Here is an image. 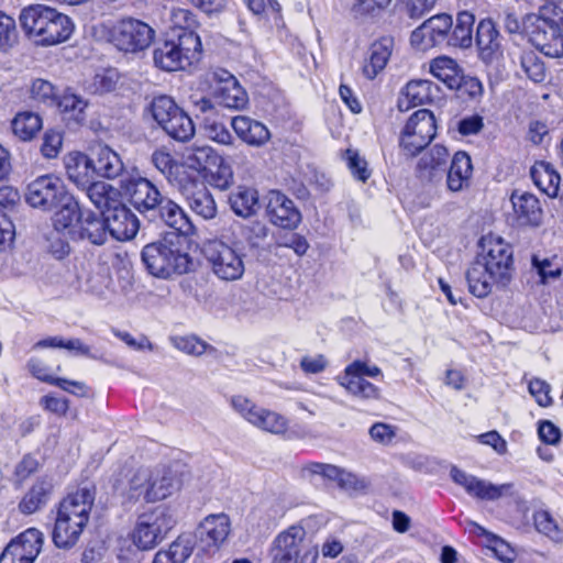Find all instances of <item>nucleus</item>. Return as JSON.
I'll return each mask as SVG.
<instances>
[{"label": "nucleus", "instance_id": "63", "mask_svg": "<svg viewBox=\"0 0 563 563\" xmlns=\"http://www.w3.org/2000/svg\"><path fill=\"white\" fill-rule=\"evenodd\" d=\"M205 132L210 140L217 143L231 145L233 142L231 132L222 122L207 120L205 123Z\"/></svg>", "mask_w": 563, "mask_h": 563}, {"label": "nucleus", "instance_id": "5", "mask_svg": "<svg viewBox=\"0 0 563 563\" xmlns=\"http://www.w3.org/2000/svg\"><path fill=\"white\" fill-rule=\"evenodd\" d=\"M175 523L172 511L158 506L139 516L132 534L133 542L141 550H151L166 538Z\"/></svg>", "mask_w": 563, "mask_h": 563}, {"label": "nucleus", "instance_id": "9", "mask_svg": "<svg viewBox=\"0 0 563 563\" xmlns=\"http://www.w3.org/2000/svg\"><path fill=\"white\" fill-rule=\"evenodd\" d=\"M68 194L60 178L47 174L36 177L26 186L24 198L32 208L52 211Z\"/></svg>", "mask_w": 563, "mask_h": 563}, {"label": "nucleus", "instance_id": "22", "mask_svg": "<svg viewBox=\"0 0 563 563\" xmlns=\"http://www.w3.org/2000/svg\"><path fill=\"white\" fill-rule=\"evenodd\" d=\"M186 196L190 209L202 219L209 220L217 214L216 201L203 183L187 180L184 187H179Z\"/></svg>", "mask_w": 563, "mask_h": 563}, {"label": "nucleus", "instance_id": "24", "mask_svg": "<svg viewBox=\"0 0 563 563\" xmlns=\"http://www.w3.org/2000/svg\"><path fill=\"white\" fill-rule=\"evenodd\" d=\"M89 157L92 162V172L99 177L112 179L120 176L124 169L119 154L108 145H95Z\"/></svg>", "mask_w": 563, "mask_h": 563}, {"label": "nucleus", "instance_id": "28", "mask_svg": "<svg viewBox=\"0 0 563 563\" xmlns=\"http://www.w3.org/2000/svg\"><path fill=\"white\" fill-rule=\"evenodd\" d=\"M54 490L52 478L44 476L37 478L19 503V510L24 515H31L47 505Z\"/></svg>", "mask_w": 563, "mask_h": 563}, {"label": "nucleus", "instance_id": "37", "mask_svg": "<svg viewBox=\"0 0 563 563\" xmlns=\"http://www.w3.org/2000/svg\"><path fill=\"white\" fill-rule=\"evenodd\" d=\"M393 37H379L369 47V59L363 66V74L368 79H374L383 70L390 57Z\"/></svg>", "mask_w": 563, "mask_h": 563}, {"label": "nucleus", "instance_id": "49", "mask_svg": "<svg viewBox=\"0 0 563 563\" xmlns=\"http://www.w3.org/2000/svg\"><path fill=\"white\" fill-rule=\"evenodd\" d=\"M453 18L449 13H439L426 20L411 35H451Z\"/></svg>", "mask_w": 563, "mask_h": 563}, {"label": "nucleus", "instance_id": "7", "mask_svg": "<svg viewBox=\"0 0 563 563\" xmlns=\"http://www.w3.org/2000/svg\"><path fill=\"white\" fill-rule=\"evenodd\" d=\"M202 253L217 277L223 280H238L245 271L243 255L220 240L203 244Z\"/></svg>", "mask_w": 563, "mask_h": 563}, {"label": "nucleus", "instance_id": "64", "mask_svg": "<svg viewBox=\"0 0 563 563\" xmlns=\"http://www.w3.org/2000/svg\"><path fill=\"white\" fill-rule=\"evenodd\" d=\"M176 349L190 355L199 356L207 350L208 344L197 336H177L173 339Z\"/></svg>", "mask_w": 563, "mask_h": 563}, {"label": "nucleus", "instance_id": "31", "mask_svg": "<svg viewBox=\"0 0 563 563\" xmlns=\"http://www.w3.org/2000/svg\"><path fill=\"white\" fill-rule=\"evenodd\" d=\"M472 161L466 152H456L451 161L449 169L446 168V186L451 191H461L468 186L472 176Z\"/></svg>", "mask_w": 563, "mask_h": 563}, {"label": "nucleus", "instance_id": "48", "mask_svg": "<svg viewBox=\"0 0 563 563\" xmlns=\"http://www.w3.org/2000/svg\"><path fill=\"white\" fill-rule=\"evenodd\" d=\"M150 485L151 472L145 468L137 470L129 481L128 489L125 492L128 499L131 501H137L143 498L144 501L151 503Z\"/></svg>", "mask_w": 563, "mask_h": 563}, {"label": "nucleus", "instance_id": "17", "mask_svg": "<svg viewBox=\"0 0 563 563\" xmlns=\"http://www.w3.org/2000/svg\"><path fill=\"white\" fill-rule=\"evenodd\" d=\"M317 475L330 481H336L339 486L345 489H358L364 486L363 481L355 474L333 464L309 462L302 465L299 471L300 478L305 481L312 482Z\"/></svg>", "mask_w": 563, "mask_h": 563}, {"label": "nucleus", "instance_id": "21", "mask_svg": "<svg viewBox=\"0 0 563 563\" xmlns=\"http://www.w3.org/2000/svg\"><path fill=\"white\" fill-rule=\"evenodd\" d=\"M87 240L93 245H102L108 240L103 212L82 210L77 228L73 231V241Z\"/></svg>", "mask_w": 563, "mask_h": 563}, {"label": "nucleus", "instance_id": "59", "mask_svg": "<svg viewBox=\"0 0 563 563\" xmlns=\"http://www.w3.org/2000/svg\"><path fill=\"white\" fill-rule=\"evenodd\" d=\"M30 92L32 99L51 106L55 103L57 97L55 86L48 80L41 78L33 80Z\"/></svg>", "mask_w": 563, "mask_h": 563}, {"label": "nucleus", "instance_id": "61", "mask_svg": "<svg viewBox=\"0 0 563 563\" xmlns=\"http://www.w3.org/2000/svg\"><path fill=\"white\" fill-rule=\"evenodd\" d=\"M461 96H467L472 100L479 99L484 93L482 81L472 76H465L463 73L457 79V86H453Z\"/></svg>", "mask_w": 563, "mask_h": 563}, {"label": "nucleus", "instance_id": "34", "mask_svg": "<svg viewBox=\"0 0 563 563\" xmlns=\"http://www.w3.org/2000/svg\"><path fill=\"white\" fill-rule=\"evenodd\" d=\"M393 0H355L350 7L351 19L360 24L375 23L387 12Z\"/></svg>", "mask_w": 563, "mask_h": 563}, {"label": "nucleus", "instance_id": "53", "mask_svg": "<svg viewBox=\"0 0 563 563\" xmlns=\"http://www.w3.org/2000/svg\"><path fill=\"white\" fill-rule=\"evenodd\" d=\"M90 201L99 209L106 207V210L109 207L113 206V202L110 203V195L112 194V187L104 181L101 180H92L87 186L81 188Z\"/></svg>", "mask_w": 563, "mask_h": 563}, {"label": "nucleus", "instance_id": "55", "mask_svg": "<svg viewBox=\"0 0 563 563\" xmlns=\"http://www.w3.org/2000/svg\"><path fill=\"white\" fill-rule=\"evenodd\" d=\"M113 31L118 35H154L155 31L145 22L125 16L120 19L114 25Z\"/></svg>", "mask_w": 563, "mask_h": 563}, {"label": "nucleus", "instance_id": "11", "mask_svg": "<svg viewBox=\"0 0 563 563\" xmlns=\"http://www.w3.org/2000/svg\"><path fill=\"white\" fill-rule=\"evenodd\" d=\"M505 31L512 35H563V15L559 19L545 18L543 13H529L519 20L514 13L504 19Z\"/></svg>", "mask_w": 563, "mask_h": 563}, {"label": "nucleus", "instance_id": "56", "mask_svg": "<svg viewBox=\"0 0 563 563\" xmlns=\"http://www.w3.org/2000/svg\"><path fill=\"white\" fill-rule=\"evenodd\" d=\"M74 30L75 24L68 15L49 8L46 35H71Z\"/></svg>", "mask_w": 563, "mask_h": 563}, {"label": "nucleus", "instance_id": "51", "mask_svg": "<svg viewBox=\"0 0 563 563\" xmlns=\"http://www.w3.org/2000/svg\"><path fill=\"white\" fill-rule=\"evenodd\" d=\"M474 531L477 534L487 537V548H489L498 560L504 563H511L515 560V554L511 547L497 536L487 532L483 527L473 523Z\"/></svg>", "mask_w": 563, "mask_h": 563}, {"label": "nucleus", "instance_id": "6", "mask_svg": "<svg viewBox=\"0 0 563 563\" xmlns=\"http://www.w3.org/2000/svg\"><path fill=\"white\" fill-rule=\"evenodd\" d=\"M305 534V530L297 526L280 532L271 545L272 563H312L317 552L312 553L306 547Z\"/></svg>", "mask_w": 563, "mask_h": 563}, {"label": "nucleus", "instance_id": "33", "mask_svg": "<svg viewBox=\"0 0 563 563\" xmlns=\"http://www.w3.org/2000/svg\"><path fill=\"white\" fill-rule=\"evenodd\" d=\"M468 290L477 298H485L497 287L496 278L490 276L487 266L481 260H476L466 271Z\"/></svg>", "mask_w": 563, "mask_h": 563}, {"label": "nucleus", "instance_id": "60", "mask_svg": "<svg viewBox=\"0 0 563 563\" xmlns=\"http://www.w3.org/2000/svg\"><path fill=\"white\" fill-rule=\"evenodd\" d=\"M153 37H107V42L118 51L124 53H136L148 47Z\"/></svg>", "mask_w": 563, "mask_h": 563}, {"label": "nucleus", "instance_id": "45", "mask_svg": "<svg viewBox=\"0 0 563 563\" xmlns=\"http://www.w3.org/2000/svg\"><path fill=\"white\" fill-rule=\"evenodd\" d=\"M200 23L197 15L183 8L173 9L170 14V30L174 35H198Z\"/></svg>", "mask_w": 563, "mask_h": 563}, {"label": "nucleus", "instance_id": "27", "mask_svg": "<svg viewBox=\"0 0 563 563\" xmlns=\"http://www.w3.org/2000/svg\"><path fill=\"white\" fill-rule=\"evenodd\" d=\"M433 88H437L431 80L416 79L410 80L401 90L398 98L397 107L399 111H408L409 109L428 103L433 99Z\"/></svg>", "mask_w": 563, "mask_h": 563}, {"label": "nucleus", "instance_id": "58", "mask_svg": "<svg viewBox=\"0 0 563 563\" xmlns=\"http://www.w3.org/2000/svg\"><path fill=\"white\" fill-rule=\"evenodd\" d=\"M478 48L479 58L485 64H492L497 60L501 55V46L498 37H475Z\"/></svg>", "mask_w": 563, "mask_h": 563}, {"label": "nucleus", "instance_id": "30", "mask_svg": "<svg viewBox=\"0 0 563 563\" xmlns=\"http://www.w3.org/2000/svg\"><path fill=\"white\" fill-rule=\"evenodd\" d=\"M511 203L520 224L538 227L541 223L542 209L536 196L529 192L514 191Z\"/></svg>", "mask_w": 563, "mask_h": 563}, {"label": "nucleus", "instance_id": "26", "mask_svg": "<svg viewBox=\"0 0 563 563\" xmlns=\"http://www.w3.org/2000/svg\"><path fill=\"white\" fill-rule=\"evenodd\" d=\"M86 526V522L73 521L69 515L57 511L52 533L54 544L59 549H71L78 542Z\"/></svg>", "mask_w": 563, "mask_h": 563}, {"label": "nucleus", "instance_id": "35", "mask_svg": "<svg viewBox=\"0 0 563 563\" xmlns=\"http://www.w3.org/2000/svg\"><path fill=\"white\" fill-rule=\"evenodd\" d=\"M49 7L32 4L22 9L19 20L25 35H46Z\"/></svg>", "mask_w": 563, "mask_h": 563}, {"label": "nucleus", "instance_id": "32", "mask_svg": "<svg viewBox=\"0 0 563 563\" xmlns=\"http://www.w3.org/2000/svg\"><path fill=\"white\" fill-rule=\"evenodd\" d=\"M27 368L31 374L37 379L57 386L63 390L70 393L76 396L84 397L87 395V387L84 383L77 380H70L62 377H54L48 374V368L45 364L37 358H31L27 362Z\"/></svg>", "mask_w": 563, "mask_h": 563}, {"label": "nucleus", "instance_id": "46", "mask_svg": "<svg viewBox=\"0 0 563 563\" xmlns=\"http://www.w3.org/2000/svg\"><path fill=\"white\" fill-rule=\"evenodd\" d=\"M252 424L266 432L283 434L288 428V420L278 412L261 407Z\"/></svg>", "mask_w": 563, "mask_h": 563}, {"label": "nucleus", "instance_id": "50", "mask_svg": "<svg viewBox=\"0 0 563 563\" xmlns=\"http://www.w3.org/2000/svg\"><path fill=\"white\" fill-rule=\"evenodd\" d=\"M531 264L538 273L542 284L559 277L563 271V260L558 255H553L551 257L533 255L531 258Z\"/></svg>", "mask_w": 563, "mask_h": 563}, {"label": "nucleus", "instance_id": "42", "mask_svg": "<svg viewBox=\"0 0 563 563\" xmlns=\"http://www.w3.org/2000/svg\"><path fill=\"white\" fill-rule=\"evenodd\" d=\"M68 178L76 184L78 188H84L97 176L92 172V162L89 155L77 154L70 158L66 166Z\"/></svg>", "mask_w": 563, "mask_h": 563}, {"label": "nucleus", "instance_id": "47", "mask_svg": "<svg viewBox=\"0 0 563 563\" xmlns=\"http://www.w3.org/2000/svg\"><path fill=\"white\" fill-rule=\"evenodd\" d=\"M11 541L20 548L22 553L26 554L34 562L42 550L44 536L38 529L29 528Z\"/></svg>", "mask_w": 563, "mask_h": 563}, {"label": "nucleus", "instance_id": "39", "mask_svg": "<svg viewBox=\"0 0 563 563\" xmlns=\"http://www.w3.org/2000/svg\"><path fill=\"white\" fill-rule=\"evenodd\" d=\"M194 542L189 536H179L167 550L158 551L153 563H185L191 555Z\"/></svg>", "mask_w": 563, "mask_h": 563}, {"label": "nucleus", "instance_id": "4", "mask_svg": "<svg viewBox=\"0 0 563 563\" xmlns=\"http://www.w3.org/2000/svg\"><path fill=\"white\" fill-rule=\"evenodd\" d=\"M437 136V121L432 111L419 109L407 120L399 134V148L405 156L419 155Z\"/></svg>", "mask_w": 563, "mask_h": 563}, {"label": "nucleus", "instance_id": "10", "mask_svg": "<svg viewBox=\"0 0 563 563\" xmlns=\"http://www.w3.org/2000/svg\"><path fill=\"white\" fill-rule=\"evenodd\" d=\"M382 374L378 366H369L365 362L354 361L339 376V383L347 393L361 399H378L379 389L364 377H377Z\"/></svg>", "mask_w": 563, "mask_h": 563}, {"label": "nucleus", "instance_id": "12", "mask_svg": "<svg viewBox=\"0 0 563 563\" xmlns=\"http://www.w3.org/2000/svg\"><path fill=\"white\" fill-rule=\"evenodd\" d=\"M487 266L490 276L496 278L497 288H505L512 279V249L500 238L488 241L486 254L481 260Z\"/></svg>", "mask_w": 563, "mask_h": 563}, {"label": "nucleus", "instance_id": "20", "mask_svg": "<svg viewBox=\"0 0 563 563\" xmlns=\"http://www.w3.org/2000/svg\"><path fill=\"white\" fill-rule=\"evenodd\" d=\"M448 158L446 147L435 144L419 158L416 176L423 184L440 183L446 172Z\"/></svg>", "mask_w": 563, "mask_h": 563}, {"label": "nucleus", "instance_id": "62", "mask_svg": "<svg viewBox=\"0 0 563 563\" xmlns=\"http://www.w3.org/2000/svg\"><path fill=\"white\" fill-rule=\"evenodd\" d=\"M532 45L545 56L559 58L563 56V37H529Z\"/></svg>", "mask_w": 563, "mask_h": 563}, {"label": "nucleus", "instance_id": "40", "mask_svg": "<svg viewBox=\"0 0 563 563\" xmlns=\"http://www.w3.org/2000/svg\"><path fill=\"white\" fill-rule=\"evenodd\" d=\"M53 106L58 108L66 120H73L75 123L81 124L86 119L85 109L88 106L87 101L68 89L60 97H56Z\"/></svg>", "mask_w": 563, "mask_h": 563}, {"label": "nucleus", "instance_id": "57", "mask_svg": "<svg viewBox=\"0 0 563 563\" xmlns=\"http://www.w3.org/2000/svg\"><path fill=\"white\" fill-rule=\"evenodd\" d=\"M347 168L353 177L362 183H365L372 175L368 164L364 157H361L357 151L346 150L344 154Z\"/></svg>", "mask_w": 563, "mask_h": 563}, {"label": "nucleus", "instance_id": "23", "mask_svg": "<svg viewBox=\"0 0 563 563\" xmlns=\"http://www.w3.org/2000/svg\"><path fill=\"white\" fill-rule=\"evenodd\" d=\"M52 217L53 228L57 233L73 240V231L77 228L82 210L73 195H66Z\"/></svg>", "mask_w": 563, "mask_h": 563}, {"label": "nucleus", "instance_id": "38", "mask_svg": "<svg viewBox=\"0 0 563 563\" xmlns=\"http://www.w3.org/2000/svg\"><path fill=\"white\" fill-rule=\"evenodd\" d=\"M530 176L540 191L551 198L558 196L561 177L550 163L537 162L531 167Z\"/></svg>", "mask_w": 563, "mask_h": 563}, {"label": "nucleus", "instance_id": "25", "mask_svg": "<svg viewBox=\"0 0 563 563\" xmlns=\"http://www.w3.org/2000/svg\"><path fill=\"white\" fill-rule=\"evenodd\" d=\"M231 126L241 141L253 147H261L271 139L265 124L246 115L232 118Z\"/></svg>", "mask_w": 563, "mask_h": 563}, {"label": "nucleus", "instance_id": "36", "mask_svg": "<svg viewBox=\"0 0 563 563\" xmlns=\"http://www.w3.org/2000/svg\"><path fill=\"white\" fill-rule=\"evenodd\" d=\"M229 203L232 211L241 218H250L260 210L258 191L250 187H238L231 191Z\"/></svg>", "mask_w": 563, "mask_h": 563}, {"label": "nucleus", "instance_id": "18", "mask_svg": "<svg viewBox=\"0 0 563 563\" xmlns=\"http://www.w3.org/2000/svg\"><path fill=\"white\" fill-rule=\"evenodd\" d=\"M230 531L231 521L228 515H209L197 528L196 538L203 550H218L228 539Z\"/></svg>", "mask_w": 563, "mask_h": 563}, {"label": "nucleus", "instance_id": "2", "mask_svg": "<svg viewBox=\"0 0 563 563\" xmlns=\"http://www.w3.org/2000/svg\"><path fill=\"white\" fill-rule=\"evenodd\" d=\"M173 230L142 249V263L154 277L168 279L173 275H183L190 269L191 257L185 251L184 244L186 236L191 232Z\"/></svg>", "mask_w": 563, "mask_h": 563}, {"label": "nucleus", "instance_id": "8", "mask_svg": "<svg viewBox=\"0 0 563 563\" xmlns=\"http://www.w3.org/2000/svg\"><path fill=\"white\" fill-rule=\"evenodd\" d=\"M179 43L174 40H166L161 47L154 51V63L157 67L166 71H176L191 63L196 54L201 52V37H177Z\"/></svg>", "mask_w": 563, "mask_h": 563}, {"label": "nucleus", "instance_id": "41", "mask_svg": "<svg viewBox=\"0 0 563 563\" xmlns=\"http://www.w3.org/2000/svg\"><path fill=\"white\" fill-rule=\"evenodd\" d=\"M430 73L448 88L457 86V79L463 73L457 63L448 56H438L430 62Z\"/></svg>", "mask_w": 563, "mask_h": 563}, {"label": "nucleus", "instance_id": "29", "mask_svg": "<svg viewBox=\"0 0 563 563\" xmlns=\"http://www.w3.org/2000/svg\"><path fill=\"white\" fill-rule=\"evenodd\" d=\"M151 162L170 185L179 188L188 180L184 166L165 148L155 150Z\"/></svg>", "mask_w": 563, "mask_h": 563}, {"label": "nucleus", "instance_id": "13", "mask_svg": "<svg viewBox=\"0 0 563 563\" xmlns=\"http://www.w3.org/2000/svg\"><path fill=\"white\" fill-rule=\"evenodd\" d=\"M265 212L272 224L283 229H296L301 222L294 200L279 190H271L265 196Z\"/></svg>", "mask_w": 563, "mask_h": 563}, {"label": "nucleus", "instance_id": "3", "mask_svg": "<svg viewBox=\"0 0 563 563\" xmlns=\"http://www.w3.org/2000/svg\"><path fill=\"white\" fill-rule=\"evenodd\" d=\"M148 111L157 125L173 140L185 143L195 135L191 118L166 95L154 97Z\"/></svg>", "mask_w": 563, "mask_h": 563}, {"label": "nucleus", "instance_id": "54", "mask_svg": "<svg viewBox=\"0 0 563 563\" xmlns=\"http://www.w3.org/2000/svg\"><path fill=\"white\" fill-rule=\"evenodd\" d=\"M536 529L555 542L563 539V531L559 528L552 516L547 510L536 511L533 515Z\"/></svg>", "mask_w": 563, "mask_h": 563}, {"label": "nucleus", "instance_id": "19", "mask_svg": "<svg viewBox=\"0 0 563 563\" xmlns=\"http://www.w3.org/2000/svg\"><path fill=\"white\" fill-rule=\"evenodd\" d=\"M96 498V486L93 483H84L75 492L69 493L58 506V512H65L73 517V521H89L90 511Z\"/></svg>", "mask_w": 563, "mask_h": 563}, {"label": "nucleus", "instance_id": "52", "mask_svg": "<svg viewBox=\"0 0 563 563\" xmlns=\"http://www.w3.org/2000/svg\"><path fill=\"white\" fill-rule=\"evenodd\" d=\"M120 74L115 68H104L95 74L89 85L92 93H107L117 88Z\"/></svg>", "mask_w": 563, "mask_h": 563}, {"label": "nucleus", "instance_id": "16", "mask_svg": "<svg viewBox=\"0 0 563 563\" xmlns=\"http://www.w3.org/2000/svg\"><path fill=\"white\" fill-rule=\"evenodd\" d=\"M450 477L456 485L463 487L470 496L481 500H497L511 487L510 484H492L466 473L457 466L451 467Z\"/></svg>", "mask_w": 563, "mask_h": 563}, {"label": "nucleus", "instance_id": "15", "mask_svg": "<svg viewBox=\"0 0 563 563\" xmlns=\"http://www.w3.org/2000/svg\"><path fill=\"white\" fill-rule=\"evenodd\" d=\"M103 212L107 232L118 241L133 239L140 228L136 216L125 205L113 201V206Z\"/></svg>", "mask_w": 563, "mask_h": 563}, {"label": "nucleus", "instance_id": "1", "mask_svg": "<svg viewBox=\"0 0 563 563\" xmlns=\"http://www.w3.org/2000/svg\"><path fill=\"white\" fill-rule=\"evenodd\" d=\"M121 189L130 202L150 221H159L179 232H192V224L181 207L164 196L147 178L126 177L121 179Z\"/></svg>", "mask_w": 563, "mask_h": 563}, {"label": "nucleus", "instance_id": "43", "mask_svg": "<svg viewBox=\"0 0 563 563\" xmlns=\"http://www.w3.org/2000/svg\"><path fill=\"white\" fill-rule=\"evenodd\" d=\"M11 128L21 141H31L42 129V118L31 111L20 112L13 118Z\"/></svg>", "mask_w": 563, "mask_h": 563}, {"label": "nucleus", "instance_id": "14", "mask_svg": "<svg viewBox=\"0 0 563 563\" xmlns=\"http://www.w3.org/2000/svg\"><path fill=\"white\" fill-rule=\"evenodd\" d=\"M210 78L218 85L213 93L220 104L235 110L246 107L249 103L247 92L229 70L216 68L210 73Z\"/></svg>", "mask_w": 563, "mask_h": 563}, {"label": "nucleus", "instance_id": "44", "mask_svg": "<svg viewBox=\"0 0 563 563\" xmlns=\"http://www.w3.org/2000/svg\"><path fill=\"white\" fill-rule=\"evenodd\" d=\"M188 167L198 172L212 173L214 167L220 168L221 156L210 146L195 147L186 158Z\"/></svg>", "mask_w": 563, "mask_h": 563}]
</instances>
